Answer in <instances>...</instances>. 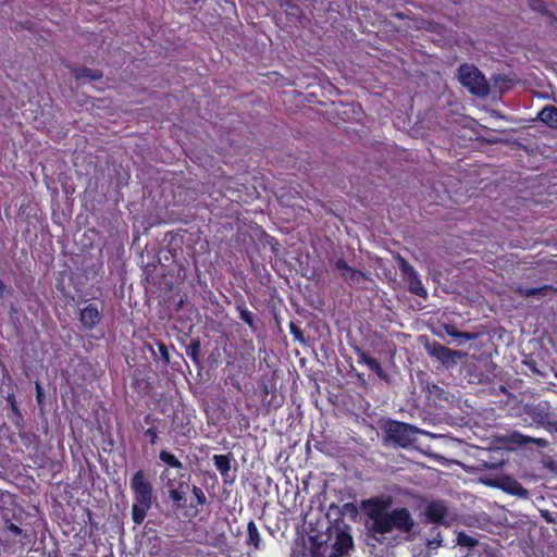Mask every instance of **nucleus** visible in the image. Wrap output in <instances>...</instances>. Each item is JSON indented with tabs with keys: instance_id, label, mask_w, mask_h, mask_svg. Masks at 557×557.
I'll use <instances>...</instances> for the list:
<instances>
[{
	"instance_id": "nucleus-1",
	"label": "nucleus",
	"mask_w": 557,
	"mask_h": 557,
	"mask_svg": "<svg viewBox=\"0 0 557 557\" xmlns=\"http://www.w3.org/2000/svg\"><path fill=\"white\" fill-rule=\"evenodd\" d=\"M393 497L379 495L361 500L360 508L366 516V528L377 542V535H385L393 531L409 533L414 528V520L406 507L392 509Z\"/></svg>"
},
{
	"instance_id": "nucleus-2",
	"label": "nucleus",
	"mask_w": 557,
	"mask_h": 557,
	"mask_svg": "<svg viewBox=\"0 0 557 557\" xmlns=\"http://www.w3.org/2000/svg\"><path fill=\"white\" fill-rule=\"evenodd\" d=\"M133 503L131 508L132 520L140 525L156 500L154 488L149 475L144 470H137L129 480Z\"/></svg>"
},
{
	"instance_id": "nucleus-3",
	"label": "nucleus",
	"mask_w": 557,
	"mask_h": 557,
	"mask_svg": "<svg viewBox=\"0 0 557 557\" xmlns=\"http://www.w3.org/2000/svg\"><path fill=\"white\" fill-rule=\"evenodd\" d=\"M525 414L535 426H542L550 433H557V413L546 399H533L523 406Z\"/></svg>"
},
{
	"instance_id": "nucleus-4",
	"label": "nucleus",
	"mask_w": 557,
	"mask_h": 557,
	"mask_svg": "<svg viewBox=\"0 0 557 557\" xmlns=\"http://www.w3.org/2000/svg\"><path fill=\"white\" fill-rule=\"evenodd\" d=\"M458 81L472 95L484 97L490 91L485 76L473 64L463 63L459 66Z\"/></svg>"
},
{
	"instance_id": "nucleus-5",
	"label": "nucleus",
	"mask_w": 557,
	"mask_h": 557,
	"mask_svg": "<svg viewBox=\"0 0 557 557\" xmlns=\"http://www.w3.org/2000/svg\"><path fill=\"white\" fill-rule=\"evenodd\" d=\"M385 440L394 445L407 448L416 441L417 428L397 420H387L383 426Z\"/></svg>"
},
{
	"instance_id": "nucleus-6",
	"label": "nucleus",
	"mask_w": 557,
	"mask_h": 557,
	"mask_svg": "<svg viewBox=\"0 0 557 557\" xmlns=\"http://www.w3.org/2000/svg\"><path fill=\"white\" fill-rule=\"evenodd\" d=\"M104 318L103 307L99 302H88L79 309L78 322L83 332H91L101 325Z\"/></svg>"
},
{
	"instance_id": "nucleus-7",
	"label": "nucleus",
	"mask_w": 557,
	"mask_h": 557,
	"mask_svg": "<svg viewBox=\"0 0 557 557\" xmlns=\"http://www.w3.org/2000/svg\"><path fill=\"white\" fill-rule=\"evenodd\" d=\"M399 269L403 280L408 286V290L416 296L426 298L428 290L423 286L420 275L416 269L404 258L399 261Z\"/></svg>"
},
{
	"instance_id": "nucleus-8",
	"label": "nucleus",
	"mask_w": 557,
	"mask_h": 557,
	"mask_svg": "<svg viewBox=\"0 0 557 557\" xmlns=\"http://www.w3.org/2000/svg\"><path fill=\"white\" fill-rule=\"evenodd\" d=\"M354 350H355V354L357 355L358 363L367 364L369 367V369L373 373H375L380 379H382L384 381L388 380V374L383 370L381 363L375 358L368 355L360 347H355Z\"/></svg>"
},
{
	"instance_id": "nucleus-9",
	"label": "nucleus",
	"mask_w": 557,
	"mask_h": 557,
	"mask_svg": "<svg viewBox=\"0 0 557 557\" xmlns=\"http://www.w3.org/2000/svg\"><path fill=\"white\" fill-rule=\"evenodd\" d=\"M354 547L352 536L346 531H339L336 533L333 548V556L343 557L349 553Z\"/></svg>"
},
{
	"instance_id": "nucleus-10",
	"label": "nucleus",
	"mask_w": 557,
	"mask_h": 557,
	"mask_svg": "<svg viewBox=\"0 0 557 557\" xmlns=\"http://www.w3.org/2000/svg\"><path fill=\"white\" fill-rule=\"evenodd\" d=\"M557 289L553 285H542L540 287H524L518 286L515 289V293L522 298L537 297L544 298L552 293H555Z\"/></svg>"
},
{
	"instance_id": "nucleus-11",
	"label": "nucleus",
	"mask_w": 557,
	"mask_h": 557,
	"mask_svg": "<svg viewBox=\"0 0 557 557\" xmlns=\"http://www.w3.org/2000/svg\"><path fill=\"white\" fill-rule=\"evenodd\" d=\"M447 515V507L443 500L431 502L425 508L426 520L431 523H441Z\"/></svg>"
},
{
	"instance_id": "nucleus-12",
	"label": "nucleus",
	"mask_w": 557,
	"mask_h": 557,
	"mask_svg": "<svg viewBox=\"0 0 557 557\" xmlns=\"http://www.w3.org/2000/svg\"><path fill=\"white\" fill-rule=\"evenodd\" d=\"M245 545L253 550H261L264 548V543L262 542L260 531L253 520H250L247 523Z\"/></svg>"
},
{
	"instance_id": "nucleus-13",
	"label": "nucleus",
	"mask_w": 557,
	"mask_h": 557,
	"mask_svg": "<svg viewBox=\"0 0 557 557\" xmlns=\"http://www.w3.org/2000/svg\"><path fill=\"white\" fill-rule=\"evenodd\" d=\"M172 428L180 435L186 437H190L194 432V426L191 425L189 418L185 414L174 413L172 417Z\"/></svg>"
},
{
	"instance_id": "nucleus-14",
	"label": "nucleus",
	"mask_w": 557,
	"mask_h": 557,
	"mask_svg": "<svg viewBox=\"0 0 557 557\" xmlns=\"http://www.w3.org/2000/svg\"><path fill=\"white\" fill-rule=\"evenodd\" d=\"M537 120H540L550 128L557 129V108L552 104H546L537 113Z\"/></svg>"
},
{
	"instance_id": "nucleus-15",
	"label": "nucleus",
	"mask_w": 557,
	"mask_h": 557,
	"mask_svg": "<svg viewBox=\"0 0 557 557\" xmlns=\"http://www.w3.org/2000/svg\"><path fill=\"white\" fill-rule=\"evenodd\" d=\"M233 460V455L231 453L226 455H213L212 461L216 468V470L220 472V474L225 478L228 475V472L231 471V462Z\"/></svg>"
},
{
	"instance_id": "nucleus-16",
	"label": "nucleus",
	"mask_w": 557,
	"mask_h": 557,
	"mask_svg": "<svg viewBox=\"0 0 557 557\" xmlns=\"http://www.w3.org/2000/svg\"><path fill=\"white\" fill-rule=\"evenodd\" d=\"M21 443L27 449L37 450L40 444V437L35 432L29 430H22L18 432Z\"/></svg>"
},
{
	"instance_id": "nucleus-17",
	"label": "nucleus",
	"mask_w": 557,
	"mask_h": 557,
	"mask_svg": "<svg viewBox=\"0 0 557 557\" xmlns=\"http://www.w3.org/2000/svg\"><path fill=\"white\" fill-rule=\"evenodd\" d=\"M102 77H103V73L100 70L82 67L75 72V78L77 82L99 81Z\"/></svg>"
},
{
	"instance_id": "nucleus-18",
	"label": "nucleus",
	"mask_w": 557,
	"mask_h": 557,
	"mask_svg": "<svg viewBox=\"0 0 557 557\" xmlns=\"http://www.w3.org/2000/svg\"><path fill=\"white\" fill-rule=\"evenodd\" d=\"M433 355L443 363H446L448 361H454L458 354L442 344H434Z\"/></svg>"
},
{
	"instance_id": "nucleus-19",
	"label": "nucleus",
	"mask_w": 557,
	"mask_h": 557,
	"mask_svg": "<svg viewBox=\"0 0 557 557\" xmlns=\"http://www.w3.org/2000/svg\"><path fill=\"white\" fill-rule=\"evenodd\" d=\"M14 507H16L14 494L0 490V512L8 513L7 511H11Z\"/></svg>"
},
{
	"instance_id": "nucleus-20",
	"label": "nucleus",
	"mask_w": 557,
	"mask_h": 557,
	"mask_svg": "<svg viewBox=\"0 0 557 557\" xmlns=\"http://www.w3.org/2000/svg\"><path fill=\"white\" fill-rule=\"evenodd\" d=\"M239 311V318L250 327V330L255 333L258 327L255 322V314L249 311L244 302L236 306Z\"/></svg>"
},
{
	"instance_id": "nucleus-21",
	"label": "nucleus",
	"mask_w": 557,
	"mask_h": 557,
	"mask_svg": "<svg viewBox=\"0 0 557 557\" xmlns=\"http://www.w3.org/2000/svg\"><path fill=\"white\" fill-rule=\"evenodd\" d=\"M159 459L170 468L180 470L184 468L182 461L173 453L166 449H162L159 453Z\"/></svg>"
},
{
	"instance_id": "nucleus-22",
	"label": "nucleus",
	"mask_w": 557,
	"mask_h": 557,
	"mask_svg": "<svg viewBox=\"0 0 557 557\" xmlns=\"http://www.w3.org/2000/svg\"><path fill=\"white\" fill-rule=\"evenodd\" d=\"M2 519L4 521V530L8 531L12 536H14V537H17V536L26 537V534L24 533L22 528H20L18 524H16L15 522L12 521V519H10L9 513H3V518Z\"/></svg>"
},
{
	"instance_id": "nucleus-23",
	"label": "nucleus",
	"mask_w": 557,
	"mask_h": 557,
	"mask_svg": "<svg viewBox=\"0 0 557 557\" xmlns=\"http://www.w3.org/2000/svg\"><path fill=\"white\" fill-rule=\"evenodd\" d=\"M143 430V440L150 444L151 446L156 445L159 441L160 429L158 426H148L144 430L143 425H140Z\"/></svg>"
},
{
	"instance_id": "nucleus-24",
	"label": "nucleus",
	"mask_w": 557,
	"mask_h": 557,
	"mask_svg": "<svg viewBox=\"0 0 557 557\" xmlns=\"http://www.w3.org/2000/svg\"><path fill=\"white\" fill-rule=\"evenodd\" d=\"M342 277L346 281H350L351 283H360L361 281L369 280L366 272L354 268H350L346 273H342Z\"/></svg>"
},
{
	"instance_id": "nucleus-25",
	"label": "nucleus",
	"mask_w": 557,
	"mask_h": 557,
	"mask_svg": "<svg viewBox=\"0 0 557 557\" xmlns=\"http://www.w3.org/2000/svg\"><path fill=\"white\" fill-rule=\"evenodd\" d=\"M187 356L193 360L194 363L198 364L200 362V342L193 341L186 349Z\"/></svg>"
},
{
	"instance_id": "nucleus-26",
	"label": "nucleus",
	"mask_w": 557,
	"mask_h": 557,
	"mask_svg": "<svg viewBox=\"0 0 557 557\" xmlns=\"http://www.w3.org/2000/svg\"><path fill=\"white\" fill-rule=\"evenodd\" d=\"M169 497L173 500L176 508H183L185 506L186 498L182 491L176 488H170Z\"/></svg>"
},
{
	"instance_id": "nucleus-27",
	"label": "nucleus",
	"mask_w": 557,
	"mask_h": 557,
	"mask_svg": "<svg viewBox=\"0 0 557 557\" xmlns=\"http://www.w3.org/2000/svg\"><path fill=\"white\" fill-rule=\"evenodd\" d=\"M457 543L460 546L474 547L478 544V540L463 532H460L457 536Z\"/></svg>"
},
{
	"instance_id": "nucleus-28",
	"label": "nucleus",
	"mask_w": 557,
	"mask_h": 557,
	"mask_svg": "<svg viewBox=\"0 0 557 557\" xmlns=\"http://www.w3.org/2000/svg\"><path fill=\"white\" fill-rule=\"evenodd\" d=\"M289 332L294 336V339L304 343L305 342V335L301 329L293 321L289 322Z\"/></svg>"
},
{
	"instance_id": "nucleus-29",
	"label": "nucleus",
	"mask_w": 557,
	"mask_h": 557,
	"mask_svg": "<svg viewBox=\"0 0 557 557\" xmlns=\"http://www.w3.org/2000/svg\"><path fill=\"white\" fill-rule=\"evenodd\" d=\"M156 345L158 347V351H159L161 360L163 361L164 364H168L170 362V354H169L166 345L160 341H158L156 343Z\"/></svg>"
},
{
	"instance_id": "nucleus-30",
	"label": "nucleus",
	"mask_w": 557,
	"mask_h": 557,
	"mask_svg": "<svg viewBox=\"0 0 557 557\" xmlns=\"http://www.w3.org/2000/svg\"><path fill=\"white\" fill-rule=\"evenodd\" d=\"M191 493L196 498L197 505H205L207 503V497L205 492L197 485H193Z\"/></svg>"
},
{
	"instance_id": "nucleus-31",
	"label": "nucleus",
	"mask_w": 557,
	"mask_h": 557,
	"mask_svg": "<svg viewBox=\"0 0 557 557\" xmlns=\"http://www.w3.org/2000/svg\"><path fill=\"white\" fill-rule=\"evenodd\" d=\"M143 421L148 426H158L162 422V420L153 413L145 414Z\"/></svg>"
},
{
	"instance_id": "nucleus-32",
	"label": "nucleus",
	"mask_w": 557,
	"mask_h": 557,
	"mask_svg": "<svg viewBox=\"0 0 557 557\" xmlns=\"http://www.w3.org/2000/svg\"><path fill=\"white\" fill-rule=\"evenodd\" d=\"M11 511L12 517H10V519H12V521L15 522L16 524H21L23 521L24 509L16 505V507H14Z\"/></svg>"
},
{
	"instance_id": "nucleus-33",
	"label": "nucleus",
	"mask_w": 557,
	"mask_h": 557,
	"mask_svg": "<svg viewBox=\"0 0 557 557\" xmlns=\"http://www.w3.org/2000/svg\"><path fill=\"white\" fill-rule=\"evenodd\" d=\"M5 399H7L8 404L10 405L11 410L14 413L20 416V409H18L17 401H16L14 393L13 392L9 393L8 396L5 397Z\"/></svg>"
},
{
	"instance_id": "nucleus-34",
	"label": "nucleus",
	"mask_w": 557,
	"mask_h": 557,
	"mask_svg": "<svg viewBox=\"0 0 557 557\" xmlns=\"http://www.w3.org/2000/svg\"><path fill=\"white\" fill-rule=\"evenodd\" d=\"M335 268L342 273H346L348 272V270L351 268L350 265H348V263L346 262L345 259L343 258H339L336 260L335 262Z\"/></svg>"
},
{
	"instance_id": "nucleus-35",
	"label": "nucleus",
	"mask_w": 557,
	"mask_h": 557,
	"mask_svg": "<svg viewBox=\"0 0 557 557\" xmlns=\"http://www.w3.org/2000/svg\"><path fill=\"white\" fill-rule=\"evenodd\" d=\"M451 336L456 337V338H461L462 341H471L474 338V335L471 334V333H468V332H454V333H449Z\"/></svg>"
},
{
	"instance_id": "nucleus-36",
	"label": "nucleus",
	"mask_w": 557,
	"mask_h": 557,
	"mask_svg": "<svg viewBox=\"0 0 557 557\" xmlns=\"http://www.w3.org/2000/svg\"><path fill=\"white\" fill-rule=\"evenodd\" d=\"M36 398L37 401L40 404L44 399V391L39 383H36Z\"/></svg>"
},
{
	"instance_id": "nucleus-37",
	"label": "nucleus",
	"mask_w": 557,
	"mask_h": 557,
	"mask_svg": "<svg viewBox=\"0 0 557 557\" xmlns=\"http://www.w3.org/2000/svg\"><path fill=\"white\" fill-rule=\"evenodd\" d=\"M8 293L7 285L0 278V295L1 297L4 296V294Z\"/></svg>"
},
{
	"instance_id": "nucleus-38",
	"label": "nucleus",
	"mask_w": 557,
	"mask_h": 557,
	"mask_svg": "<svg viewBox=\"0 0 557 557\" xmlns=\"http://www.w3.org/2000/svg\"><path fill=\"white\" fill-rule=\"evenodd\" d=\"M47 557H60L59 549L49 550Z\"/></svg>"
},
{
	"instance_id": "nucleus-39",
	"label": "nucleus",
	"mask_w": 557,
	"mask_h": 557,
	"mask_svg": "<svg viewBox=\"0 0 557 557\" xmlns=\"http://www.w3.org/2000/svg\"><path fill=\"white\" fill-rule=\"evenodd\" d=\"M199 0H183V2L187 5H195L198 3Z\"/></svg>"
},
{
	"instance_id": "nucleus-40",
	"label": "nucleus",
	"mask_w": 557,
	"mask_h": 557,
	"mask_svg": "<svg viewBox=\"0 0 557 557\" xmlns=\"http://www.w3.org/2000/svg\"><path fill=\"white\" fill-rule=\"evenodd\" d=\"M198 512H199V510H198V509H196V510H195L193 513H190V515H189V513H187V512H185V513H184V516L190 519V518L196 517V516L198 515Z\"/></svg>"
},
{
	"instance_id": "nucleus-41",
	"label": "nucleus",
	"mask_w": 557,
	"mask_h": 557,
	"mask_svg": "<svg viewBox=\"0 0 557 557\" xmlns=\"http://www.w3.org/2000/svg\"><path fill=\"white\" fill-rule=\"evenodd\" d=\"M515 494H521V493H527L525 490L522 487V486H519L518 490L516 492H513Z\"/></svg>"
},
{
	"instance_id": "nucleus-42",
	"label": "nucleus",
	"mask_w": 557,
	"mask_h": 557,
	"mask_svg": "<svg viewBox=\"0 0 557 557\" xmlns=\"http://www.w3.org/2000/svg\"><path fill=\"white\" fill-rule=\"evenodd\" d=\"M168 472H169V471H168L166 469L162 471V473H161V479H162V480H163V479H165V478H168Z\"/></svg>"
},
{
	"instance_id": "nucleus-43",
	"label": "nucleus",
	"mask_w": 557,
	"mask_h": 557,
	"mask_svg": "<svg viewBox=\"0 0 557 557\" xmlns=\"http://www.w3.org/2000/svg\"><path fill=\"white\" fill-rule=\"evenodd\" d=\"M534 442H536L540 445H543L546 443L545 440H542V438L535 440Z\"/></svg>"
},
{
	"instance_id": "nucleus-44",
	"label": "nucleus",
	"mask_w": 557,
	"mask_h": 557,
	"mask_svg": "<svg viewBox=\"0 0 557 557\" xmlns=\"http://www.w3.org/2000/svg\"><path fill=\"white\" fill-rule=\"evenodd\" d=\"M395 16L398 17V18H404L403 13H396Z\"/></svg>"
},
{
	"instance_id": "nucleus-45",
	"label": "nucleus",
	"mask_w": 557,
	"mask_h": 557,
	"mask_svg": "<svg viewBox=\"0 0 557 557\" xmlns=\"http://www.w3.org/2000/svg\"><path fill=\"white\" fill-rule=\"evenodd\" d=\"M342 108L344 109V110H343V113H347V108H348V106H342Z\"/></svg>"
},
{
	"instance_id": "nucleus-46",
	"label": "nucleus",
	"mask_w": 557,
	"mask_h": 557,
	"mask_svg": "<svg viewBox=\"0 0 557 557\" xmlns=\"http://www.w3.org/2000/svg\"><path fill=\"white\" fill-rule=\"evenodd\" d=\"M532 440L530 437H523V441L522 442H531Z\"/></svg>"
},
{
	"instance_id": "nucleus-47",
	"label": "nucleus",
	"mask_w": 557,
	"mask_h": 557,
	"mask_svg": "<svg viewBox=\"0 0 557 557\" xmlns=\"http://www.w3.org/2000/svg\"><path fill=\"white\" fill-rule=\"evenodd\" d=\"M555 377L557 379V371L555 372Z\"/></svg>"
}]
</instances>
